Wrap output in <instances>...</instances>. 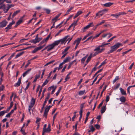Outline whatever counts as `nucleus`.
Masks as SVG:
<instances>
[{"label":"nucleus","mask_w":135,"mask_h":135,"mask_svg":"<svg viewBox=\"0 0 135 135\" xmlns=\"http://www.w3.org/2000/svg\"><path fill=\"white\" fill-rule=\"evenodd\" d=\"M20 10H18L14 12L12 17V18H13L18 13L20 12Z\"/></svg>","instance_id":"6ab92c4d"},{"label":"nucleus","mask_w":135,"mask_h":135,"mask_svg":"<svg viewBox=\"0 0 135 135\" xmlns=\"http://www.w3.org/2000/svg\"><path fill=\"white\" fill-rule=\"evenodd\" d=\"M77 22V21H75L71 25V26H74V27H75V26L76 25Z\"/></svg>","instance_id":"603ef678"},{"label":"nucleus","mask_w":135,"mask_h":135,"mask_svg":"<svg viewBox=\"0 0 135 135\" xmlns=\"http://www.w3.org/2000/svg\"><path fill=\"white\" fill-rule=\"evenodd\" d=\"M50 35H49L47 36V37L46 38H44L43 40H44V41L45 42H47L48 40L49 39L50 37Z\"/></svg>","instance_id":"e433bc0d"},{"label":"nucleus","mask_w":135,"mask_h":135,"mask_svg":"<svg viewBox=\"0 0 135 135\" xmlns=\"http://www.w3.org/2000/svg\"><path fill=\"white\" fill-rule=\"evenodd\" d=\"M107 87V86L106 85L104 87V89H103V90H102V91L101 92V95H100V97H101L102 96V94H103V91H104L105 90Z\"/></svg>","instance_id":"49530a36"},{"label":"nucleus","mask_w":135,"mask_h":135,"mask_svg":"<svg viewBox=\"0 0 135 135\" xmlns=\"http://www.w3.org/2000/svg\"><path fill=\"white\" fill-rule=\"evenodd\" d=\"M57 20H58L57 19H55V17L54 18L52 19L51 20H52V22H55H55L57 21Z\"/></svg>","instance_id":"4d7b16f0"},{"label":"nucleus","mask_w":135,"mask_h":135,"mask_svg":"<svg viewBox=\"0 0 135 135\" xmlns=\"http://www.w3.org/2000/svg\"><path fill=\"white\" fill-rule=\"evenodd\" d=\"M82 13V11H78L75 15L77 17L81 14Z\"/></svg>","instance_id":"ea45409f"},{"label":"nucleus","mask_w":135,"mask_h":135,"mask_svg":"<svg viewBox=\"0 0 135 135\" xmlns=\"http://www.w3.org/2000/svg\"><path fill=\"white\" fill-rule=\"evenodd\" d=\"M65 20H64L62 22H61L56 27V28H57L58 27H59L61 24H62L63 22H64Z\"/></svg>","instance_id":"e2e57ef3"},{"label":"nucleus","mask_w":135,"mask_h":135,"mask_svg":"<svg viewBox=\"0 0 135 135\" xmlns=\"http://www.w3.org/2000/svg\"><path fill=\"white\" fill-rule=\"evenodd\" d=\"M30 84V83H28L27 85V86H26V87L25 89V90H26L27 89H28V88L29 87Z\"/></svg>","instance_id":"338daca9"},{"label":"nucleus","mask_w":135,"mask_h":135,"mask_svg":"<svg viewBox=\"0 0 135 135\" xmlns=\"http://www.w3.org/2000/svg\"><path fill=\"white\" fill-rule=\"evenodd\" d=\"M35 102V100L32 98L31 100L30 103L28 106L29 108H32L34 106Z\"/></svg>","instance_id":"0eeeda50"},{"label":"nucleus","mask_w":135,"mask_h":135,"mask_svg":"<svg viewBox=\"0 0 135 135\" xmlns=\"http://www.w3.org/2000/svg\"><path fill=\"white\" fill-rule=\"evenodd\" d=\"M13 102H12L10 103V107L8 108L6 110V112L7 113L9 111V110L13 106Z\"/></svg>","instance_id":"412c9836"},{"label":"nucleus","mask_w":135,"mask_h":135,"mask_svg":"<svg viewBox=\"0 0 135 135\" xmlns=\"http://www.w3.org/2000/svg\"><path fill=\"white\" fill-rule=\"evenodd\" d=\"M81 38H77V39L76 40H75V41H76V42H77V44H79L81 40Z\"/></svg>","instance_id":"c9c22d12"},{"label":"nucleus","mask_w":135,"mask_h":135,"mask_svg":"<svg viewBox=\"0 0 135 135\" xmlns=\"http://www.w3.org/2000/svg\"><path fill=\"white\" fill-rule=\"evenodd\" d=\"M89 28V27H88V25L86 26L85 27H84V28L83 30V32H85V30H86V29H87L88 28Z\"/></svg>","instance_id":"bf43d9fd"},{"label":"nucleus","mask_w":135,"mask_h":135,"mask_svg":"<svg viewBox=\"0 0 135 135\" xmlns=\"http://www.w3.org/2000/svg\"><path fill=\"white\" fill-rule=\"evenodd\" d=\"M48 113L45 112V111L44 114L43 116L46 118L47 116Z\"/></svg>","instance_id":"0e129e2a"},{"label":"nucleus","mask_w":135,"mask_h":135,"mask_svg":"<svg viewBox=\"0 0 135 135\" xmlns=\"http://www.w3.org/2000/svg\"><path fill=\"white\" fill-rule=\"evenodd\" d=\"M21 83V78H20L18 79V81L15 84L14 86L15 87H18L20 85Z\"/></svg>","instance_id":"9d476101"},{"label":"nucleus","mask_w":135,"mask_h":135,"mask_svg":"<svg viewBox=\"0 0 135 135\" xmlns=\"http://www.w3.org/2000/svg\"><path fill=\"white\" fill-rule=\"evenodd\" d=\"M40 77V75H37L36 76L35 78V79L33 81V82L35 83L36 82L37 79L39 78Z\"/></svg>","instance_id":"72a5a7b5"},{"label":"nucleus","mask_w":135,"mask_h":135,"mask_svg":"<svg viewBox=\"0 0 135 135\" xmlns=\"http://www.w3.org/2000/svg\"><path fill=\"white\" fill-rule=\"evenodd\" d=\"M100 48L99 47V50H96L97 48V47L94 50V51H96V52L93 54V56H95L98 54L102 53L105 50L104 48L100 49Z\"/></svg>","instance_id":"7ed1b4c3"},{"label":"nucleus","mask_w":135,"mask_h":135,"mask_svg":"<svg viewBox=\"0 0 135 135\" xmlns=\"http://www.w3.org/2000/svg\"><path fill=\"white\" fill-rule=\"evenodd\" d=\"M113 3L111 2H108L103 4V6L104 7H109L113 4Z\"/></svg>","instance_id":"f3484780"},{"label":"nucleus","mask_w":135,"mask_h":135,"mask_svg":"<svg viewBox=\"0 0 135 135\" xmlns=\"http://www.w3.org/2000/svg\"><path fill=\"white\" fill-rule=\"evenodd\" d=\"M95 127L97 129H99L100 128V126L98 124H96L95 125Z\"/></svg>","instance_id":"052dcab7"},{"label":"nucleus","mask_w":135,"mask_h":135,"mask_svg":"<svg viewBox=\"0 0 135 135\" xmlns=\"http://www.w3.org/2000/svg\"><path fill=\"white\" fill-rule=\"evenodd\" d=\"M122 45V44L119 43H117L113 46H111V50L108 51V53L109 54L112 53L113 52L116 50L120 46Z\"/></svg>","instance_id":"f257e3e1"},{"label":"nucleus","mask_w":135,"mask_h":135,"mask_svg":"<svg viewBox=\"0 0 135 135\" xmlns=\"http://www.w3.org/2000/svg\"><path fill=\"white\" fill-rule=\"evenodd\" d=\"M61 88H62V87H59V90H58L57 91V92H56V96H57L58 95L59 93H60V91L61 90Z\"/></svg>","instance_id":"f704fd0d"},{"label":"nucleus","mask_w":135,"mask_h":135,"mask_svg":"<svg viewBox=\"0 0 135 135\" xmlns=\"http://www.w3.org/2000/svg\"><path fill=\"white\" fill-rule=\"evenodd\" d=\"M88 56V55H87L82 59L81 60V61L82 64H83L84 63V61H85V59H86Z\"/></svg>","instance_id":"393cba45"},{"label":"nucleus","mask_w":135,"mask_h":135,"mask_svg":"<svg viewBox=\"0 0 135 135\" xmlns=\"http://www.w3.org/2000/svg\"><path fill=\"white\" fill-rule=\"evenodd\" d=\"M87 25L88 26L89 28L93 27L94 26L93 23V22L90 23Z\"/></svg>","instance_id":"a18cd8bd"},{"label":"nucleus","mask_w":135,"mask_h":135,"mask_svg":"<svg viewBox=\"0 0 135 135\" xmlns=\"http://www.w3.org/2000/svg\"><path fill=\"white\" fill-rule=\"evenodd\" d=\"M8 6V7H7L9 9L10 8L12 7H13L14 6V5L13 4H7Z\"/></svg>","instance_id":"c03bdc74"},{"label":"nucleus","mask_w":135,"mask_h":135,"mask_svg":"<svg viewBox=\"0 0 135 135\" xmlns=\"http://www.w3.org/2000/svg\"><path fill=\"white\" fill-rule=\"evenodd\" d=\"M108 10L106 9H103L99 11L96 14V16L95 17V18H98V17L102 16V15L108 12Z\"/></svg>","instance_id":"f03ea898"},{"label":"nucleus","mask_w":135,"mask_h":135,"mask_svg":"<svg viewBox=\"0 0 135 135\" xmlns=\"http://www.w3.org/2000/svg\"><path fill=\"white\" fill-rule=\"evenodd\" d=\"M69 47H67L65 49L64 51L62 52V54H64L65 52L67 51L69 49Z\"/></svg>","instance_id":"79ce46f5"},{"label":"nucleus","mask_w":135,"mask_h":135,"mask_svg":"<svg viewBox=\"0 0 135 135\" xmlns=\"http://www.w3.org/2000/svg\"><path fill=\"white\" fill-rule=\"evenodd\" d=\"M106 110V106H103L101 110V113L102 114Z\"/></svg>","instance_id":"5701e85b"},{"label":"nucleus","mask_w":135,"mask_h":135,"mask_svg":"<svg viewBox=\"0 0 135 135\" xmlns=\"http://www.w3.org/2000/svg\"><path fill=\"white\" fill-rule=\"evenodd\" d=\"M30 42L34 44H36L39 41H38V40H35V39L34 40H31Z\"/></svg>","instance_id":"7c9ffc66"},{"label":"nucleus","mask_w":135,"mask_h":135,"mask_svg":"<svg viewBox=\"0 0 135 135\" xmlns=\"http://www.w3.org/2000/svg\"><path fill=\"white\" fill-rule=\"evenodd\" d=\"M8 23V22L6 20H3L0 22V28H2L6 26Z\"/></svg>","instance_id":"423d86ee"},{"label":"nucleus","mask_w":135,"mask_h":135,"mask_svg":"<svg viewBox=\"0 0 135 135\" xmlns=\"http://www.w3.org/2000/svg\"><path fill=\"white\" fill-rule=\"evenodd\" d=\"M1 8L3 9L4 12L5 13H7L9 9L7 7V8H6L5 4H0V9Z\"/></svg>","instance_id":"20e7f679"},{"label":"nucleus","mask_w":135,"mask_h":135,"mask_svg":"<svg viewBox=\"0 0 135 135\" xmlns=\"http://www.w3.org/2000/svg\"><path fill=\"white\" fill-rule=\"evenodd\" d=\"M63 64L62 62L59 65V68H58V70H59L60 69H61L62 68V65H63Z\"/></svg>","instance_id":"a19ab883"},{"label":"nucleus","mask_w":135,"mask_h":135,"mask_svg":"<svg viewBox=\"0 0 135 135\" xmlns=\"http://www.w3.org/2000/svg\"><path fill=\"white\" fill-rule=\"evenodd\" d=\"M47 100H47V99H45V100L44 102V103L43 104V106L42 107V109H44V107H45V105L47 103Z\"/></svg>","instance_id":"4c0bfd02"},{"label":"nucleus","mask_w":135,"mask_h":135,"mask_svg":"<svg viewBox=\"0 0 135 135\" xmlns=\"http://www.w3.org/2000/svg\"><path fill=\"white\" fill-rule=\"evenodd\" d=\"M119 100L122 103H124L125 102L126 99L125 97L122 96L120 98Z\"/></svg>","instance_id":"dca6fc26"},{"label":"nucleus","mask_w":135,"mask_h":135,"mask_svg":"<svg viewBox=\"0 0 135 135\" xmlns=\"http://www.w3.org/2000/svg\"><path fill=\"white\" fill-rule=\"evenodd\" d=\"M95 130V128L92 125L91 127V128L88 131L89 132H93Z\"/></svg>","instance_id":"c756f323"},{"label":"nucleus","mask_w":135,"mask_h":135,"mask_svg":"<svg viewBox=\"0 0 135 135\" xmlns=\"http://www.w3.org/2000/svg\"><path fill=\"white\" fill-rule=\"evenodd\" d=\"M93 55H92V54H90V55L88 57V59L86 61V63H88V62L90 60L91 57H93Z\"/></svg>","instance_id":"a211bd4d"},{"label":"nucleus","mask_w":135,"mask_h":135,"mask_svg":"<svg viewBox=\"0 0 135 135\" xmlns=\"http://www.w3.org/2000/svg\"><path fill=\"white\" fill-rule=\"evenodd\" d=\"M51 130L50 129V125L49 124L48 125L47 128H46L45 131L47 132H49L51 131Z\"/></svg>","instance_id":"bb28decb"},{"label":"nucleus","mask_w":135,"mask_h":135,"mask_svg":"<svg viewBox=\"0 0 135 135\" xmlns=\"http://www.w3.org/2000/svg\"><path fill=\"white\" fill-rule=\"evenodd\" d=\"M48 82V80L47 79L44 82L43 84L42 87H43L44 86L46 85L47 83Z\"/></svg>","instance_id":"58836bf2"},{"label":"nucleus","mask_w":135,"mask_h":135,"mask_svg":"<svg viewBox=\"0 0 135 135\" xmlns=\"http://www.w3.org/2000/svg\"><path fill=\"white\" fill-rule=\"evenodd\" d=\"M69 36H66L62 39L59 40V42H61V44H63L65 41L67 39Z\"/></svg>","instance_id":"6e6552de"},{"label":"nucleus","mask_w":135,"mask_h":135,"mask_svg":"<svg viewBox=\"0 0 135 135\" xmlns=\"http://www.w3.org/2000/svg\"><path fill=\"white\" fill-rule=\"evenodd\" d=\"M85 90L80 91L78 93V94L79 95H82L84 94L85 93Z\"/></svg>","instance_id":"cd10ccee"},{"label":"nucleus","mask_w":135,"mask_h":135,"mask_svg":"<svg viewBox=\"0 0 135 135\" xmlns=\"http://www.w3.org/2000/svg\"><path fill=\"white\" fill-rule=\"evenodd\" d=\"M59 43V41L58 40L55 41L52 44L55 47Z\"/></svg>","instance_id":"a878e982"},{"label":"nucleus","mask_w":135,"mask_h":135,"mask_svg":"<svg viewBox=\"0 0 135 135\" xmlns=\"http://www.w3.org/2000/svg\"><path fill=\"white\" fill-rule=\"evenodd\" d=\"M24 53V51L20 53H19L17 54L15 57V59H16L18 57H20V56L22 55Z\"/></svg>","instance_id":"aec40b11"},{"label":"nucleus","mask_w":135,"mask_h":135,"mask_svg":"<svg viewBox=\"0 0 135 135\" xmlns=\"http://www.w3.org/2000/svg\"><path fill=\"white\" fill-rule=\"evenodd\" d=\"M44 10L46 11L47 14H49L51 11L49 9L46 8H44Z\"/></svg>","instance_id":"473e14b6"},{"label":"nucleus","mask_w":135,"mask_h":135,"mask_svg":"<svg viewBox=\"0 0 135 135\" xmlns=\"http://www.w3.org/2000/svg\"><path fill=\"white\" fill-rule=\"evenodd\" d=\"M119 79V76H116L115 79L113 80V83H114L116 81Z\"/></svg>","instance_id":"c85d7f7f"},{"label":"nucleus","mask_w":135,"mask_h":135,"mask_svg":"<svg viewBox=\"0 0 135 135\" xmlns=\"http://www.w3.org/2000/svg\"><path fill=\"white\" fill-rule=\"evenodd\" d=\"M116 37V36H115L113 37L112 38H110L108 40L107 42H109L111 41H112L114 38H115Z\"/></svg>","instance_id":"de8ad7c7"},{"label":"nucleus","mask_w":135,"mask_h":135,"mask_svg":"<svg viewBox=\"0 0 135 135\" xmlns=\"http://www.w3.org/2000/svg\"><path fill=\"white\" fill-rule=\"evenodd\" d=\"M66 65H65L64 66V67L62 69V71H61V72L63 73L65 69L66 68Z\"/></svg>","instance_id":"13d9d810"},{"label":"nucleus","mask_w":135,"mask_h":135,"mask_svg":"<svg viewBox=\"0 0 135 135\" xmlns=\"http://www.w3.org/2000/svg\"><path fill=\"white\" fill-rule=\"evenodd\" d=\"M110 97L108 95L107 96L106 99V101L107 102H108L109 100Z\"/></svg>","instance_id":"680f3d73"},{"label":"nucleus","mask_w":135,"mask_h":135,"mask_svg":"<svg viewBox=\"0 0 135 135\" xmlns=\"http://www.w3.org/2000/svg\"><path fill=\"white\" fill-rule=\"evenodd\" d=\"M119 89L122 95H127L126 91H124L123 89H122L121 88H119Z\"/></svg>","instance_id":"2eb2a0df"},{"label":"nucleus","mask_w":135,"mask_h":135,"mask_svg":"<svg viewBox=\"0 0 135 135\" xmlns=\"http://www.w3.org/2000/svg\"><path fill=\"white\" fill-rule=\"evenodd\" d=\"M78 122L77 121L75 123V125L74 126H75V131H76L77 130V125H78Z\"/></svg>","instance_id":"5fc2aeb1"},{"label":"nucleus","mask_w":135,"mask_h":135,"mask_svg":"<svg viewBox=\"0 0 135 135\" xmlns=\"http://www.w3.org/2000/svg\"><path fill=\"white\" fill-rule=\"evenodd\" d=\"M54 46V45H52V44H51L49 45L48 46H47V47L48 48V49H47V51H49L51 50L52 49Z\"/></svg>","instance_id":"4468645a"},{"label":"nucleus","mask_w":135,"mask_h":135,"mask_svg":"<svg viewBox=\"0 0 135 135\" xmlns=\"http://www.w3.org/2000/svg\"><path fill=\"white\" fill-rule=\"evenodd\" d=\"M134 1H135V0H129V1H125V2H126V3H129V2L133 3Z\"/></svg>","instance_id":"69168bd1"},{"label":"nucleus","mask_w":135,"mask_h":135,"mask_svg":"<svg viewBox=\"0 0 135 135\" xmlns=\"http://www.w3.org/2000/svg\"><path fill=\"white\" fill-rule=\"evenodd\" d=\"M57 88V86H55V88L53 89L51 91V94H53Z\"/></svg>","instance_id":"3c124183"},{"label":"nucleus","mask_w":135,"mask_h":135,"mask_svg":"<svg viewBox=\"0 0 135 135\" xmlns=\"http://www.w3.org/2000/svg\"><path fill=\"white\" fill-rule=\"evenodd\" d=\"M15 22L14 21H13L11 22L9 25H8L5 28V29H8V30L10 29L11 28V27L12 25L15 24Z\"/></svg>","instance_id":"1a4fd4ad"},{"label":"nucleus","mask_w":135,"mask_h":135,"mask_svg":"<svg viewBox=\"0 0 135 135\" xmlns=\"http://www.w3.org/2000/svg\"><path fill=\"white\" fill-rule=\"evenodd\" d=\"M22 22V19H20L17 22V24L19 25Z\"/></svg>","instance_id":"8fccbe9b"},{"label":"nucleus","mask_w":135,"mask_h":135,"mask_svg":"<svg viewBox=\"0 0 135 135\" xmlns=\"http://www.w3.org/2000/svg\"><path fill=\"white\" fill-rule=\"evenodd\" d=\"M126 13L124 12H119L116 13L111 14L110 16L115 17L116 18H117L121 15H126Z\"/></svg>","instance_id":"39448f33"},{"label":"nucleus","mask_w":135,"mask_h":135,"mask_svg":"<svg viewBox=\"0 0 135 135\" xmlns=\"http://www.w3.org/2000/svg\"><path fill=\"white\" fill-rule=\"evenodd\" d=\"M63 30H60L59 32L55 35V36L56 37L60 33H61L62 31H63Z\"/></svg>","instance_id":"6e6d98bb"},{"label":"nucleus","mask_w":135,"mask_h":135,"mask_svg":"<svg viewBox=\"0 0 135 135\" xmlns=\"http://www.w3.org/2000/svg\"><path fill=\"white\" fill-rule=\"evenodd\" d=\"M15 54V53H13L10 56V57H9V58H8V61H9L14 56V55Z\"/></svg>","instance_id":"37998d69"},{"label":"nucleus","mask_w":135,"mask_h":135,"mask_svg":"<svg viewBox=\"0 0 135 135\" xmlns=\"http://www.w3.org/2000/svg\"><path fill=\"white\" fill-rule=\"evenodd\" d=\"M49 108L47 107L46 108L45 111V112H47L48 113V112L49 111Z\"/></svg>","instance_id":"774afa93"},{"label":"nucleus","mask_w":135,"mask_h":135,"mask_svg":"<svg viewBox=\"0 0 135 135\" xmlns=\"http://www.w3.org/2000/svg\"><path fill=\"white\" fill-rule=\"evenodd\" d=\"M73 15H70V16L66 20H65L64 21V22H64V25H65L66 23L69 20V19L72 17H73Z\"/></svg>","instance_id":"4be33fe9"},{"label":"nucleus","mask_w":135,"mask_h":135,"mask_svg":"<svg viewBox=\"0 0 135 135\" xmlns=\"http://www.w3.org/2000/svg\"><path fill=\"white\" fill-rule=\"evenodd\" d=\"M46 89H44V90H43L42 92V95L41 97V98H40L41 100V99L43 97H44V93H45V91H46Z\"/></svg>","instance_id":"09e8293b"},{"label":"nucleus","mask_w":135,"mask_h":135,"mask_svg":"<svg viewBox=\"0 0 135 135\" xmlns=\"http://www.w3.org/2000/svg\"><path fill=\"white\" fill-rule=\"evenodd\" d=\"M70 57H67L62 62L63 64H64L66 62H69L70 61Z\"/></svg>","instance_id":"f8f14e48"},{"label":"nucleus","mask_w":135,"mask_h":135,"mask_svg":"<svg viewBox=\"0 0 135 135\" xmlns=\"http://www.w3.org/2000/svg\"><path fill=\"white\" fill-rule=\"evenodd\" d=\"M109 44V43H105L104 42L102 44V45H101L98 46L97 47V48L96 50H99V47H103L105 46L106 45H108Z\"/></svg>","instance_id":"9b49d317"},{"label":"nucleus","mask_w":135,"mask_h":135,"mask_svg":"<svg viewBox=\"0 0 135 135\" xmlns=\"http://www.w3.org/2000/svg\"><path fill=\"white\" fill-rule=\"evenodd\" d=\"M6 112V111H5L4 110L0 112V116H3L5 113H7Z\"/></svg>","instance_id":"2f4dec72"},{"label":"nucleus","mask_w":135,"mask_h":135,"mask_svg":"<svg viewBox=\"0 0 135 135\" xmlns=\"http://www.w3.org/2000/svg\"><path fill=\"white\" fill-rule=\"evenodd\" d=\"M57 113H55L54 115L53 118V122H54V121L55 119L56 118V116L57 115Z\"/></svg>","instance_id":"864d4df0"},{"label":"nucleus","mask_w":135,"mask_h":135,"mask_svg":"<svg viewBox=\"0 0 135 135\" xmlns=\"http://www.w3.org/2000/svg\"><path fill=\"white\" fill-rule=\"evenodd\" d=\"M31 69L30 68L28 69L27 71L23 74L22 76L23 77H24L26 76V75L29 73L30 72L31 70Z\"/></svg>","instance_id":"ddd939ff"},{"label":"nucleus","mask_w":135,"mask_h":135,"mask_svg":"<svg viewBox=\"0 0 135 135\" xmlns=\"http://www.w3.org/2000/svg\"><path fill=\"white\" fill-rule=\"evenodd\" d=\"M74 8V7H71L67 11V12H66V13L65 14V15H68L69 12L72 10Z\"/></svg>","instance_id":"b1692460"}]
</instances>
